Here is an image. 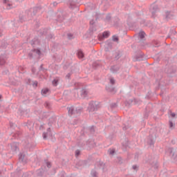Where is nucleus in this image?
Returning <instances> with one entry per match:
<instances>
[{"instance_id": "1", "label": "nucleus", "mask_w": 177, "mask_h": 177, "mask_svg": "<svg viewBox=\"0 0 177 177\" xmlns=\"http://www.w3.org/2000/svg\"><path fill=\"white\" fill-rule=\"evenodd\" d=\"M99 102L96 101H92L89 103L88 107V111L89 113H93V111H97L99 109Z\"/></svg>"}, {"instance_id": "2", "label": "nucleus", "mask_w": 177, "mask_h": 177, "mask_svg": "<svg viewBox=\"0 0 177 177\" xmlns=\"http://www.w3.org/2000/svg\"><path fill=\"white\" fill-rule=\"evenodd\" d=\"M68 115L71 117V115H74L75 114H80L82 111V109L80 107L75 108L74 106H69L67 108Z\"/></svg>"}, {"instance_id": "3", "label": "nucleus", "mask_w": 177, "mask_h": 177, "mask_svg": "<svg viewBox=\"0 0 177 177\" xmlns=\"http://www.w3.org/2000/svg\"><path fill=\"white\" fill-rule=\"evenodd\" d=\"M149 12L151 13L152 17H156L158 12H160L158 6H157L156 4H151L149 8Z\"/></svg>"}, {"instance_id": "4", "label": "nucleus", "mask_w": 177, "mask_h": 177, "mask_svg": "<svg viewBox=\"0 0 177 177\" xmlns=\"http://www.w3.org/2000/svg\"><path fill=\"white\" fill-rule=\"evenodd\" d=\"M110 35V32L109 31H105L102 33V35H98V39H100V41H103L104 38H109Z\"/></svg>"}, {"instance_id": "5", "label": "nucleus", "mask_w": 177, "mask_h": 177, "mask_svg": "<svg viewBox=\"0 0 177 177\" xmlns=\"http://www.w3.org/2000/svg\"><path fill=\"white\" fill-rule=\"evenodd\" d=\"M47 138H52V132H50V128L47 129V132L43 133V139H46Z\"/></svg>"}, {"instance_id": "6", "label": "nucleus", "mask_w": 177, "mask_h": 177, "mask_svg": "<svg viewBox=\"0 0 177 177\" xmlns=\"http://www.w3.org/2000/svg\"><path fill=\"white\" fill-rule=\"evenodd\" d=\"M6 63V55L3 54L0 56V65L3 66Z\"/></svg>"}, {"instance_id": "7", "label": "nucleus", "mask_w": 177, "mask_h": 177, "mask_svg": "<svg viewBox=\"0 0 177 177\" xmlns=\"http://www.w3.org/2000/svg\"><path fill=\"white\" fill-rule=\"evenodd\" d=\"M11 150H12V153H16V151H17V150H19V147H17V142H13L11 145Z\"/></svg>"}, {"instance_id": "8", "label": "nucleus", "mask_w": 177, "mask_h": 177, "mask_svg": "<svg viewBox=\"0 0 177 177\" xmlns=\"http://www.w3.org/2000/svg\"><path fill=\"white\" fill-rule=\"evenodd\" d=\"M26 157V155L23 153H20L19 155V160L21 161V162H26V159H24Z\"/></svg>"}, {"instance_id": "9", "label": "nucleus", "mask_w": 177, "mask_h": 177, "mask_svg": "<svg viewBox=\"0 0 177 177\" xmlns=\"http://www.w3.org/2000/svg\"><path fill=\"white\" fill-rule=\"evenodd\" d=\"M120 71V66H113L111 67V73H115Z\"/></svg>"}, {"instance_id": "10", "label": "nucleus", "mask_w": 177, "mask_h": 177, "mask_svg": "<svg viewBox=\"0 0 177 177\" xmlns=\"http://www.w3.org/2000/svg\"><path fill=\"white\" fill-rule=\"evenodd\" d=\"M86 96H88V91L85 88H82L81 91V97L84 98L86 97Z\"/></svg>"}, {"instance_id": "11", "label": "nucleus", "mask_w": 177, "mask_h": 177, "mask_svg": "<svg viewBox=\"0 0 177 177\" xmlns=\"http://www.w3.org/2000/svg\"><path fill=\"white\" fill-rule=\"evenodd\" d=\"M42 96H46V95H49V89L48 88H43L41 91Z\"/></svg>"}, {"instance_id": "12", "label": "nucleus", "mask_w": 177, "mask_h": 177, "mask_svg": "<svg viewBox=\"0 0 177 177\" xmlns=\"http://www.w3.org/2000/svg\"><path fill=\"white\" fill-rule=\"evenodd\" d=\"M60 81V78L56 77L53 80V86H57L59 85V82Z\"/></svg>"}, {"instance_id": "13", "label": "nucleus", "mask_w": 177, "mask_h": 177, "mask_svg": "<svg viewBox=\"0 0 177 177\" xmlns=\"http://www.w3.org/2000/svg\"><path fill=\"white\" fill-rule=\"evenodd\" d=\"M26 127L27 128H28V129H30V131H32L34 123H32V122H28L26 124Z\"/></svg>"}, {"instance_id": "14", "label": "nucleus", "mask_w": 177, "mask_h": 177, "mask_svg": "<svg viewBox=\"0 0 177 177\" xmlns=\"http://www.w3.org/2000/svg\"><path fill=\"white\" fill-rule=\"evenodd\" d=\"M147 144L149 145V146H153V145H154V138L149 137L147 140Z\"/></svg>"}, {"instance_id": "15", "label": "nucleus", "mask_w": 177, "mask_h": 177, "mask_svg": "<svg viewBox=\"0 0 177 177\" xmlns=\"http://www.w3.org/2000/svg\"><path fill=\"white\" fill-rule=\"evenodd\" d=\"M77 56H78L79 59H83L84 58V53L82 52V50H79L77 51Z\"/></svg>"}, {"instance_id": "16", "label": "nucleus", "mask_w": 177, "mask_h": 177, "mask_svg": "<svg viewBox=\"0 0 177 177\" xmlns=\"http://www.w3.org/2000/svg\"><path fill=\"white\" fill-rule=\"evenodd\" d=\"M44 174V169H39L37 170V176H42Z\"/></svg>"}, {"instance_id": "17", "label": "nucleus", "mask_w": 177, "mask_h": 177, "mask_svg": "<svg viewBox=\"0 0 177 177\" xmlns=\"http://www.w3.org/2000/svg\"><path fill=\"white\" fill-rule=\"evenodd\" d=\"M145 35H146V33L145 32L142 31L138 33V37L140 38V39H143L145 38Z\"/></svg>"}, {"instance_id": "18", "label": "nucleus", "mask_w": 177, "mask_h": 177, "mask_svg": "<svg viewBox=\"0 0 177 177\" xmlns=\"http://www.w3.org/2000/svg\"><path fill=\"white\" fill-rule=\"evenodd\" d=\"M3 3H5L6 6H8L7 7V9H10V3H9V1L3 0Z\"/></svg>"}, {"instance_id": "19", "label": "nucleus", "mask_w": 177, "mask_h": 177, "mask_svg": "<svg viewBox=\"0 0 177 177\" xmlns=\"http://www.w3.org/2000/svg\"><path fill=\"white\" fill-rule=\"evenodd\" d=\"M32 52L37 53L39 56L41 55V50L39 49H33Z\"/></svg>"}, {"instance_id": "20", "label": "nucleus", "mask_w": 177, "mask_h": 177, "mask_svg": "<svg viewBox=\"0 0 177 177\" xmlns=\"http://www.w3.org/2000/svg\"><path fill=\"white\" fill-rule=\"evenodd\" d=\"M91 176L92 177H97V172H96V171L93 170L91 171Z\"/></svg>"}, {"instance_id": "21", "label": "nucleus", "mask_w": 177, "mask_h": 177, "mask_svg": "<svg viewBox=\"0 0 177 177\" xmlns=\"http://www.w3.org/2000/svg\"><path fill=\"white\" fill-rule=\"evenodd\" d=\"M89 131L91 133H95V127L93 126H91L90 128H89Z\"/></svg>"}, {"instance_id": "22", "label": "nucleus", "mask_w": 177, "mask_h": 177, "mask_svg": "<svg viewBox=\"0 0 177 177\" xmlns=\"http://www.w3.org/2000/svg\"><path fill=\"white\" fill-rule=\"evenodd\" d=\"M142 59H143V57L142 55H138L136 57V60H137L138 62H140Z\"/></svg>"}, {"instance_id": "23", "label": "nucleus", "mask_w": 177, "mask_h": 177, "mask_svg": "<svg viewBox=\"0 0 177 177\" xmlns=\"http://www.w3.org/2000/svg\"><path fill=\"white\" fill-rule=\"evenodd\" d=\"M109 153L111 156H113L114 155V153H115V150L114 149H109Z\"/></svg>"}, {"instance_id": "24", "label": "nucleus", "mask_w": 177, "mask_h": 177, "mask_svg": "<svg viewBox=\"0 0 177 177\" xmlns=\"http://www.w3.org/2000/svg\"><path fill=\"white\" fill-rule=\"evenodd\" d=\"M110 84H111V85H114V84H115V80L114 78L112 77L110 79Z\"/></svg>"}, {"instance_id": "25", "label": "nucleus", "mask_w": 177, "mask_h": 177, "mask_svg": "<svg viewBox=\"0 0 177 177\" xmlns=\"http://www.w3.org/2000/svg\"><path fill=\"white\" fill-rule=\"evenodd\" d=\"M32 86H34V88H37L38 86V82L37 81L33 82Z\"/></svg>"}, {"instance_id": "26", "label": "nucleus", "mask_w": 177, "mask_h": 177, "mask_svg": "<svg viewBox=\"0 0 177 177\" xmlns=\"http://www.w3.org/2000/svg\"><path fill=\"white\" fill-rule=\"evenodd\" d=\"M113 41L114 42H117V41H118V37H117L115 35L113 36Z\"/></svg>"}, {"instance_id": "27", "label": "nucleus", "mask_w": 177, "mask_h": 177, "mask_svg": "<svg viewBox=\"0 0 177 177\" xmlns=\"http://www.w3.org/2000/svg\"><path fill=\"white\" fill-rule=\"evenodd\" d=\"M175 124H174V122H172V121L169 120V128H174V126Z\"/></svg>"}, {"instance_id": "28", "label": "nucleus", "mask_w": 177, "mask_h": 177, "mask_svg": "<svg viewBox=\"0 0 177 177\" xmlns=\"http://www.w3.org/2000/svg\"><path fill=\"white\" fill-rule=\"evenodd\" d=\"M106 19L108 20V21H110L111 19V16H110V15H106Z\"/></svg>"}, {"instance_id": "29", "label": "nucleus", "mask_w": 177, "mask_h": 177, "mask_svg": "<svg viewBox=\"0 0 177 177\" xmlns=\"http://www.w3.org/2000/svg\"><path fill=\"white\" fill-rule=\"evenodd\" d=\"M80 151L79 149L75 151V156H76V157H78V156H80Z\"/></svg>"}, {"instance_id": "30", "label": "nucleus", "mask_w": 177, "mask_h": 177, "mask_svg": "<svg viewBox=\"0 0 177 177\" xmlns=\"http://www.w3.org/2000/svg\"><path fill=\"white\" fill-rule=\"evenodd\" d=\"M68 39H73V35L71 33L68 34Z\"/></svg>"}, {"instance_id": "31", "label": "nucleus", "mask_w": 177, "mask_h": 177, "mask_svg": "<svg viewBox=\"0 0 177 177\" xmlns=\"http://www.w3.org/2000/svg\"><path fill=\"white\" fill-rule=\"evenodd\" d=\"M30 44H31V45H32V46H34V45H35V44H37V41L35 40V41H33V40H32V41H30Z\"/></svg>"}, {"instance_id": "32", "label": "nucleus", "mask_w": 177, "mask_h": 177, "mask_svg": "<svg viewBox=\"0 0 177 177\" xmlns=\"http://www.w3.org/2000/svg\"><path fill=\"white\" fill-rule=\"evenodd\" d=\"M46 166L48 168H50L52 167V165H50V162H46Z\"/></svg>"}, {"instance_id": "33", "label": "nucleus", "mask_w": 177, "mask_h": 177, "mask_svg": "<svg viewBox=\"0 0 177 177\" xmlns=\"http://www.w3.org/2000/svg\"><path fill=\"white\" fill-rule=\"evenodd\" d=\"M134 102L137 104H140V100H136V99H134Z\"/></svg>"}, {"instance_id": "34", "label": "nucleus", "mask_w": 177, "mask_h": 177, "mask_svg": "<svg viewBox=\"0 0 177 177\" xmlns=\"http://www.w3.org/2000/svg\"><path fill=\"white\" fill-rule=\"evenodd\" d=\"M106 90L109 91V92H113V91H114V88H109V87H106Z\"/></svg>"}, {"instance_id": "35", "label": "nucleus", "mask_w": 177, "mask_h": 177, "mask_svg": "<svg viewBox=\"0 0 177 177\" xmlns=\"http://www.w3.org/2000/svg\"><path fill=\"white\" fill-rule=\"evenodd\" d=\"M90 24L93 26V24H95V20L90 21Z\"/></svg>"}, {"instance_id": "36", "label": "nucleus", "mask_w": 177, "mask_h": 177, "mask_svg": "<svg viewBox=\"0 0 177 177\" xmlns=\"http://www.w3.org/2000/svg\"><path fill=\"white\" fill-rule=\"evenodd\" d=\"M133 169H134V170L138 169V166H136V165H133Z\"/></svg>"}, {"instance_id": "37", "label": "nucleus", "mask_w": 177, "mask_h": 177, "mask_svg": "<svg viewBox=\"0 0 177 177\" xmlns=\"http://www.w3.org/2000/svg\"><path fill=\"white\" fill-rule=\"evenodd\" d=\"M115 59H120V53L117 54V55L115 56Z\"/></svg>"}, {"instance_id": "38", "label": "nucleus", "mask_w": 177, "mask_h": 177, "mask_svg": "<svg viewBox=\"0 0 177 177\" xmlns=\"http://www.w3.org/2000/svg\"><path fill=\"white\" fill-rule=\"evenodd\" d=\"M39 9V8H38V7H35L34 8H33V10H34V12H35V10H38Z\"/></svg>"}, {"instance_id": "39", "label": "nucleus", "mask_w": 177, "mask_h": 177, "mask_svg": "<svg viewBox=\"0 0 177 177\" xmlns=\"http://www.w3.org/2000/svg\"><path fill=\"white\" fill-rule=\"evenodd\" d=\"M42 66H43V65H41V66H40L39 71H42V70H44V67H43Z\"/></svg>"}, {"instance_id": "40", "label": "nucleus", "mask_w": 177, "mask_h": 177, "mask_svg": "<svg viewBox=\"0 0 177 177\" xmlns=\"http://www.w3.org/2000/svg\"><path fill=\"white\" fill-rule=\"evenodd\" d=\"M171 117L174 118V117H175V115H176V114H175V113H171Z\"/></svg>"}, {"instance_id": "41", "label": "nucleus", "mask_w": 177, "mask_h": 177, "mask_svg": "<svg viewBox=\"0 0 177 177\" xmlns=\"http://www.w3.org/2000/svg\"><path fill=\"white\" fill-rule=\"evenodd\" d=\"M106 45H108V46H111V44H110L109 41H106Z\"/></svg>"}, {"instance_id": "42", "label": "nucleus", "mask_w": 177, "mask_h": 177, "mask_svg": "<svg viewBox=\"0 0 177 177\" xmlns=\"http://www.w3.org/2000/svg\"><path fill=\"white\" fill-rule=\"evenodd\" d=\"M32 71L33 74H35V68H32Z\"/></svg>"}, {"instance_id": "43", "label": "nucleus", "mask_w": 177, "mask_h": 177, "mask_svg": "<svg viewBox=\"0 0 177 177\" xmlns=\"http://www.w3.org/2000/svg\"><path fill=\"white\" fill-rule=\"evenodd\" d=\"M117 106V104H112L111 107H115Z\"/></svg>"}, {"instance_id": "44", "label": "nucleus", "mask_w": 177, "mask_h": 177, "mask_svg": "<svg viewBox=\"0 0 177 177\" xmlns=\"http://www.w3.org/2000/svg\"><path fill=\"white\" fill-rule=\"evenodd\" d=\"M53 6H57V2H54L53 3Z\"/></svg>"}, {"instance_id": "45", "label": "nucleus", "mask_w": 177, "mask_h": 177, "mask_svg": "<svg viewBox=\"0 0 177 177\" xmlns=\"http://www.w3.org/2000/svg\"><path fill=\"white\" fill-rule=\"evenodd\" d=\"M28 55H29L30 57H32V53H30L28 54Z\"/></svg>"}, {"instance_id": "46", "label": "nucleus", "mask_w": 177, "mask_h": 177, "mask_svg": "<svg viewBox=\"0 0 177 177\" xmlns=\"http://www.w3.org/2000/svg\"><path fill=\"white\" fill-rule=\"evenodd\" d=\"M66 77H67L68 78H70V73H68V74L66 75Z\"/></svg>"}, {"instance_id": "47", "label": "nucleus", "mask_w": 177, "mask_h": 177, "mask_svg": "<svg viewBox=\"0 0 177 177\" xmlns=\"http://www.w3.org/2000/svg\"><path fill=\"white\" fill-rule=\"evenodd\" d=\"M16 1H18L19 2H23V1L24 0H16Z\"/></svg>"}, {"instance_id": "48", "label": "nucleus", "mask_w": 177, "mask_h": 177, "mask_svg": "<svg viewBox=\"0 0 177 177\" xmlns=\"http://www.w3.org/2000/svg\"><path fill=\"white\" fill-rule=\"evenodd\" d=\"M10 127H13V123H10Z\"/></svg>"}, {"instance_id": "49", "label": "nucleus", "mask_w": 177, "mask_h": 177, "mask_svg": "<svg viewBox=\"0 0 177 177\" xmlns=\"http://www.w3.org/2000/svg\"><path fill=\"white\" fill-rule=\"evenodd\" d=\"M50 38H53V35H50Z\"/></svg>"}, {"instance_id": "50", "label": "nucleus", "mask_w": 177, "mask_h": 177, "mask_svg": "<svg viewBox=\"0 0 177 177\" xmlns=\"http://www.w3.org/2000/svg\"><path fill=\"white\" fill-rule=\"evenodd\" d=\"M0 37H2V35L0 33Z\"/></svg>"}, {"instance_id": "51", "label": "nucleus", "mask_w": 177, "mask_h": 177, "mask_svg": "<svg viewBox=\"0 0 177 177\" xmlns=\"http://www.w3.org/2000/svg\"><path fill=\"white\" fill-rule=\"evenodd\" d=\"M0 99H1V95H0Z\"/></svg>"}]
</instances>
